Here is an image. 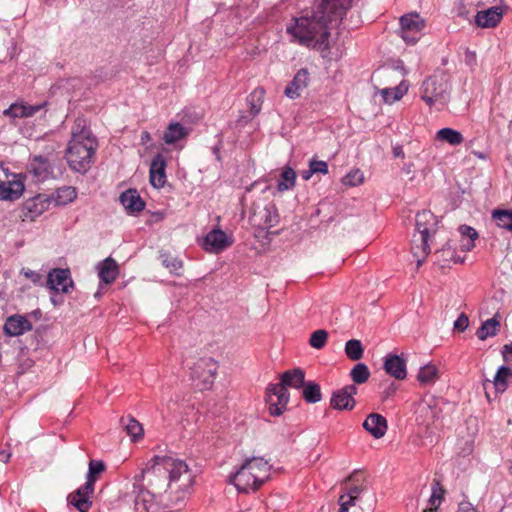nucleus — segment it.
I'll return each instance as SVG.
<instances>
[{"instance_id":"obj_26","label":"nucleus","mask_w":512,"mask_h":512,"mask_svg":"<svg viewBox=\"0 0 512 512\" xmlns=\"http://www.w3.org/2000/svg\"><path fill=\"white\" fill-rule=\"evenodd\" d=\"M120 203L129 213H135L143 210L144 202L136 190L129 189L120 195Z\"/></svg>"},{"instance_id":"obj_55","label":"nucleus","mask_w":512,"mask_h":512,"mask_svg":"<svg viewBox=\"0 0 512 512\" xmlns=\"http://www.w3.org/2000/svg\"><path fill=\"white\" fill-rule=\"evenodd\" d=\"M502 354L506 362L512 363V345H505Z\"/></svg>"},{"instance_id":"obj_36","label":"nucleus","mask_w":512,"mask_h":512,"mask_svg":"<svg viewBox=\"0 0 512 512\" xmlns=\"http://www.w3.org/2000/svg\"><path fill=\"white\" fill-rule=\"evenodd\" d=\"M492 218L496 225L500 228L512 230V209L511 210H494Z\"/></svg>"},{"instance_id":"obj_47","label":"nucleus","mask_w":512,"mask_h":512,"mask_svg":"<svg viewBox=\"0 0 512 512\" xmlns=\"http://www.w3.org/2000/svg\"><path fill=\"white\" fill-rule=\"evenodd\" d=\"M163 264L171 271V272H177L182 268V262L172 256H163Z\"/></svg>"},{"instance_id":"obj_10","label":"nucleus","mask_w":512,"mask_h":512,"mask_svg":"<svg viewBox=\"0 0 512 512\" xmlns=\"http://www.w3.org/2000/svg\"><path fill=\"white\" fill-rule=\"evenodd\" d=\"M279 221V215L275 204L272 202H257L253 204L250 222L259 228L265 229L275 226Z\"/></svg>"},{"instance_id":"obj_43","label":"nucleus","mask_w":512,"mask_h":512,"mask_svg":"<svg viewBox=\"0 0 512 512\" xmlns=\"http://www.w3.org/2000/svg\"><path fill=\"white\" fill-rule=\"evenodd\" d=\"M51 197L46 194H38L34 196V216L41 215L46 211L52 203Z\"/></svg>"},{"instance_id":"obj_20","label":"nucleus","mask_w":512,"mask_h":512,"mask_svg":"<svg viewBox=\"0 0 512 512\" xmlns=\"http://www.w3.org/2000/svg\"><path fill=\"white\" fill-rule=\"evenodd\" d=\"M96 269L98 271L100 281L106 285L112 284L119 273L118 264L111 257H107L103 261L99 262Z\"/></svg>"},{"instance_id":"obj_25","label":"nucleus","mask_w":512,"mask_h":512,"mask_svg":"<svg viewBox=\"0 0 512 512\" xmlns=\"http://www.w3.org/2000/svg\"><path fill=\"white\" fill-rule=\"evenodd\" d=\"M24 191V184L20 180L0 182V200H16Z\"/></svg>"},{"instance_id":"obj_38","label":"nucleus","mask_w":512,"mask_h":512,"mask_svg":"<svg viewBox=\"0 0 512 512\" xmlns=\"http://www.w3.org/2000/svg\"><path fill=\"white\" fill-rule=\"evenodd\" d=\"M345 353L346 356L353 361L360 360L364 353V349L360 340L351 339L347 341L345 344Z\"/></svg>"},{"instance_id":"obj_56","label":"nucleus","mask_w":512,"mask_h":512,"mask_svg":"<svg viewBox=\"0 0 512 512\" xmlns=\"http://www.w3.org/2000/svg\"><path fill=\"white\" fill-rule=\"evenodd\" d=\"M465 61L469 66H475L476 65V53L473 51H466Z\"/></svg>"},{"instance_id":"obj_64","label":"nucleus","mask_w":512,"mask_h":512,"mask_svg":"<svg viewBox=\"0 0 512 512\" xmlns=\"http://www.w3.org/2000/svg\"><path fill=\"white\" fill-rule=\"evenodd\" d=\"M36 127L38 128V129H37V131H38L39 133H43V135H46V134H47V132L44 130V129H45V127H46L45 123L39 122L37 125L34 123V129H35Z\"/></svg>"},{"instance_id":"obj_31","label":"nucleus","mask_w":512,"mask_h":512,"mask_svg":"<svg viewBox=\"0 0 512 512\" xmlns=\"http://www.w3.org/2000/svg\"><path fill=\"white\" fill-rule=\"evenodd\" d=\"M439 377L438 368L433 364H427L420 368L417 379L422 385H432Z\"/></svg>"},{"instance_id":"obj_51","label":"nucleus","mask_w":512,"mask_h":512,"mask_svg":"<svg viewBox=\"0 0 512 512\" xmlns=\"http://www.w3.org/2000/svg\"><path fill=\"white\" fill-rule=\"evenodd\" d=\"M355 495L354 494H347V495H342L340 496L339 498V505H340V508H343V507H346V508H350V506H353L355 504Z\"/></svg>"},{"instance_id":"obj_2","label":"nucleus","mask_w":512,"mask_h":512,"mask_svg":"<svg viewBox=\"0 0 512 512\" xmlns=\"http://www.w3.org/2000/svg\"><path fill=\"white\" fill-rule=\"evenodd\" d=\"M352 0H320L311 13L293 19L287 26L292 41L325 52L329 49V30L338 26Z\"/></svg>"},{"instance_id":"obj_15","label":"nucleus","mask_w":512,"mask_h":512,"mask_svg":"<svg viewBox=\"0 0 512 512\" xmlns=\"http://www.w3.org/2000/svg\"><path fill=\"white\" fill-rule=\"evenodd\" d=\"M149 180L153 187L162 188L166 183V160L162 154L153 157L150 170Z\"/></svg>"},{"instance_id":"obj_4","label":"nucleus","mask_w":512,"mask_h":512,"mask_svg":"<svg viewBox=\"0 0 512 512\" xmlns=\"http://www.w3.org/2000/svg\"><path fill=\"white\" fill-rule=\"evenodd\" d=\"M305 373L300 368L285 371L280 377V383L270 384L267 387V401L272 416H280L289 401L287 388L300 389L304 385Z\"/></svg>"},{"instance_id":"obj_32","label":"nucleus","mask_w":512,"mask_h":512,"mask_svg":"<svg viewBox=\"0 0 512 512\" xmlns=\"http://www.w3.org/2000/svg\"><path fill=\"white\" fill-rule=\"evenodd\" d=\"M500 327L499 321L493 317L484 321L481 327L477 330V337L480 340H486L488 337H493L497 334Z\"/></svg>"},{"instance_id":"obj_18","label":"nucleus","mask_w":512,"mask_h":512,"mask_svg":"<svg viewBox=\"0 0 512 512\" xmlns=\"http://www.w3.org/2000/svg\"><path fill=\"white\" fill-rule=\"evenodd\" d=\"M384 369L387 374L398 380H403L406 378V361L399 355H387L384 361Z\"/></svg>"},{"instance_id":"obj_50","label":"nucleus","mask_w":512,"mask_h":512,"mask_svg":"<svg viewBox=\"0 0 512 512\" xmlns=\"http://www.w3.org/2000/svg\"><path fill=\"white\" fill-rule=\"evenodd\" d=\"M469 325V319L465 314H461L454 322V329L463 332Z\"/></svg>"},{"instance_id":"obj_7","label":"nucleus","mask_w":512,"mask_h":512,"mask_svg":"<svg viewBox=\"0 0 512 512\" xmlns=\"http://www.w3.org/2000/svg\"><path fill=\"white\" fill-rule=\"evenodd\" d=\"M450 94L449 76L440 71L428 77L421 87V98L430 107L435 104L444 105Z\"/></svg>"},{"instance_id":"obj_57","label":"nucleus","mask_w":512,"mask_h":512,"mask_svg":"<svg viewBox=\"0 0 512 512\" xmlns=\"http://www.w3.org/2000/svg\"><path fill=\"white\" fill-rule=\"evenodd\" d=\"M32 212V204L29 203V201H27L24 206H23V209H22V214H21V217H24L23 220H25L26 218L29 217V213Z\"/></svg>"},{"instance_id":"obj_22","label":"nucleus","mask_w":512,"mask_h":512,"mask_svg":"<svg viewBox=\"0 0 512 512\" xmlns=\"http://www.w3.org/2000/svg\"><path fill=\"white\" fill-rule=\"evenodd\" d=\"M363 428L374 438L379 439L382 438L387 431V421L382 415L372 413L365 419Z\"/></svg>"},{"instance_id":"obj_58","label":"nucleus","mask_w":512,"mask_h":512,"mask_svg":"<svg viewBox=\"0 0 512 512\" xmlns=\"http://www.w3.org/2000/svg\"><path fill=\"white\" fill-rule=\"evenodd\" d=\"M391 74H393V71L390 70V69H384V70H381V71H377L376 73L373 74V79H377V78H380L382 76H390Z\"/></svg>"},{"instance_id":"obj_33","label":"nucleus","mask_w":512,"mask_h":512,"mask_svg":"<svg viewBox=\"0 0 512 512\" xmlns=\"http://www.w3.org/2000/svg\"><path fill=\"white\" fill-rule=\"evenodd\" d=\"M510 379H512V370L509 367L501 366L494 376L493 384L495 389L498 392H504Z\"/></svg>"},{"instance_id":"obj_19","label":"nucleus","mask_w":512,"mask_h":512,"mask_svg":"<svg viewBox=\"0 0 512 512\" xmlns=\"http://www.w3.org/2000/svg\"><path fill=\"white\" fill-rule=\"evenodd\" d=\"M503 11L500 7L494 6L477 12L475 23L482 28L495 27L502 19Z\"/></svg>"},{"instance_id":"obj_6","label":"nucleus","mask_w":512,"mask_h":512,"mask_svg":"<svg viewBox=\"0 0 512 512\" xmlns=\"http://www.w3.org/2000/svg\"><path fill=\"white\" fill-rule=\"evenodd\" d=\"M270 465L262 457L247 459L232 476V482L240 492L258 489L268 478Z\"/></svg>"},{"instance_id":"obj_29","label":"nucleus","mask_w":512,"mask_h":512,"mask_svg":"<svg viewBox=\"0 0 512 512\" xmlns=\"http://www.w3.org/2000/svg\"><path fill=\"white\" fill-rule=\"evenodd\" d=\"M408 91V85L405 81H401L397 86L393 88H383L380 90V94L383 97L385 103L392 104L400 100Z\"/></svg>"},{"instance_id":"obj_23","label":"nucleus","mask_w":512,"mask_h":512,"mask_svg":"<svg viewBox=\"0 0 512 512\" xmlns=\"http://www.w3.org/2000/svg\"><path fill=\"white\" fill-rule=\"evenodd\" d=\"M32 328L30 322L22 315H12L4 324V332L9 336H20Z\"/></svg>"},{"instance_id":"obj_44","label":"nucleus","mask_w":512,"mask_h":512,"mask_svg":"<svg viewBox=\"0 0 512 512\" xmlns=\"http://www.w3.org/2000/svg\"><path fill=\"white\" fill-rule=\"evenodd\" d=\"M328 339V332L324 329L314 331L309 339V344L315 349H322Z\"/></svg>"},{"instance_id":"obj_5","label":"nucleus","mask_w":512,"mask_h":512,"mask_svg":"<svg viewBox=\"0 0 512 512\" xmlns=\"http://www.w3.org/2000/svg\"><path fill=\"white\" fill-rule=\"evenodd\" d=\"M34 142V148L43 150V153L34 156V182H43L61 176L63 169L56 153L57 143L50 140L45 143L42 136L36 137Z\"/></svg>"},{"instance_id":"obj_30","label":"nucleus","mask_w":512,"mask_h":512,"mask_svg":"<svg viewBox=\"0 0 512 512\" xmlns=\"http://www.w3.org/2000/svg\"><path fill=\"white\" fill-rule=\"evenodd\" d=\"M435 138L452 146H458L464 141V137L459 131L448 127L438 130Z\"/></svg>"},{"instance_id":"obj_14","label":"nucleus","mask_w":512,"mask_h":512,"mask_svg":"<svg viewBox=\"0 0 512 512\" xmlns=\"http://www.w3.org/2000/svg\"><path fill=\"white\" fill-rule=\"evenodd\" d=\"M233 241L221 229H213L205 239L203 247L208 252L219 253L231 246Z\"/></svg>"},{"instance_id":"obj_13","label":"nucleus","mask_w":512,"mask_h":512,"mask_svg":"<svg viewBox=\"0 0 512 512\" xmlns=\"http://www.w3.org/2000/svg\"><path fill=\"white\" fill-rule=\"evenodd\" d=\"M93 492L94 487H92L91 483L85 482V484L79 487L76 491L69 494L68 502L78 511L87 512L92 506L91 495Z\"/></svg>"},{"instance_id":"obj_61","label":"nucleus","mask_w":512,"mask_h":512,"mask_svg":"<svg viewBox=\"0 0 512 512\" xmlns=\"http://www.w3.org/2000/svg\"><path fill=\"white\" fill-rule=\"evenodd\" d=\"M150 140H151V135H150V133H149V132H147V131H143V132L141 133V143H142V144H146V143H148Z\"/></svg>"},{"instance_id":"obj_9","label":"nucleus","mask_w":512,"mask_h":512,"mask_svg":"<svg viewBox=\"0 0 512 512\" xmlns=\"http://www.w3.org/2000/svg\"><path fill=\"white\" fill-rule=\"evenodd\" d=\"M399 25V36L406 44L413 45L421 38L426 23L420 14L410 12L399 18Z\"/></svg>"},{"instance_id":"obj_27","label":"nucleus","mask_w":512,"mask_h":512,"mask_svg":"<svg viewBox=\"0 0 512 512\" xmlns=\"http://www.w3.org/2000/svg\"><path fill=\"white\" fill-rule=\"evenodd\" d=\"M50 197L53 205L65 206L77 198V190L72 186H62L56 189Z\"/></svg>"},{"instance_id":"obj_16","label":"nucleus","mask_w":512,"mask_h":512,"mask_svg":"<svg viewBox=\"0 0 512 512\" xmlns=\"http://www.w3.org/2000/svg\"><path fill=\"white\" fill-rule=\"evenodd\" d=\"M414 234L430 238L436 231V218L430 211H422L416 215Z\"/></svg>"},{"instance_id":"obj_42","label":"nucleus","mask_w":512,"mask_h":512,"mask_svg":"<svg viewBox=\"0 0 512 512\" xmlns=\"http://www.w3.org/2000/svg\"><path fill=\"white\" fill-rule=\"evenodd\" d=\"M264 94L263 88H257L250 95V112L252 115L255 116L260 112Z\"/></svg>"},{"instance_id":"obj_41","label":"nucleus","mask_w":512,"mask_h":512,"mask_svg":"<svg viewBox=\"0 0 512 512\" xmlns=\"http://www.w3.org/2000/svg\"><path fill=\"white\" fill-rule=\"evenodd\" d=\"M105 470V465L102 461L91 460L89 462L88 474L86 477V482H90L92 487H94L97 476L100 475Z\"/></svg>"},{"instance_id":"obj_35","label":"nucleus","mask_w":512,"mask_h":512,"mask_svg":"<svg viewBox=\"0 0 512 512\" xmlns=\"http://www.w3.org/2000/svg\"><path fill=\"white\" fill-rule=\"evenodd\" d=\"M302 396L308 403L319 402L322 398L320 386L314 382L304 383Z\"/></svg>"},{"instance_id":"obj_63","label":"nucleus","mask_w":512,"mask_h":512,"mask_svg":"<svg viewBox=\"0 0 512 512\" xmlns=\"http://www.w3.org/2000/svg\"><path fill=\"white\" fill-rule=\"evenodd\" d=\"M313 174L314 172H312V168L309 167V169L303 171L301 175L304 180H309Z\"/></svg>"},{"instance_id":"obj_59","label":"nucleus","mask_w":512,"mask_h":512,"mask_svg":"<svg viewBox=\"0 0 512 512\" xmlns=\"http://www.w3.org/2000/svg\"><path fill=\"white\" fill-rule=\"evenodd\" d=\"M10 457H11L10 452H6L4 450L0 451V462L1 463L6 464L9 461Z\"/></svg>"},{"instance_id":"obj_28","label":"nucleus","mask_w":512,"mask_h":512,"mask_svg":"<svg viewBox=\"0 0 512 512\" xmlns=\"http://www.w3.org/2000/svg\"><path fill=\"white\" fill-rule=\"evenodd\" d=\"M188 135V130L180 123H170L163 134V140L171 145Z\"/></svg>"},{"instance_id":"obj_62","label":"nucleus","mask_w":512,"mask_h":512,"mask_svg":"<svg viewBox=\"0 0 512 512\" xmlns=\"http://www.w3.org/2000/svg\"><path fill=\"white\" fill-rule=\"evenodd\" d=\"M50 300L54 306H59L63 303V298L58 296H51Z\"/></svg>"},{"instance_id":"obj_11","label":"nucleus","mask_w":512,"mask_h":512,"mask_svg":"<svg viewBox=\"0 0 512 512\" xmlns=\"http://www.w3.org/2000/svg\"><path fill=\"white\" fill-rule=\"evenodd\" d=\"M46 285L53 292L70 293L74 288L70 270L61 268L51 270L48 273Z\"/></svg>"},{"instance_id":"obj_52","label":"nucleus","mask_w":512,"mask_h":512,"mask_svg":"<svg viewBox=\"0 0 512 512\" xmlns=\"http://www.w3.org/2000/svg\"><path fill=\"white\" fill-rule=\"evenodd\" d=\"M441 253H442V255H447V256L450 255L451 260L454 263H463L464 262V258H461L460 256H454L453 255V251H452L450 246H448L446 248H443Z\"/></svg>"},{"instance_id":"obj_34","label":"nucleus","mask_w":512,"mask_h":512,"mask_svg":"<svg viewBox=\"0 0 512 512\" xmlns=\"http://www.w3.org/2000/svg\"><path fill=\"white\" fill-rule=\"evenodd\" d=\"M296 181V172L291 167H285L281 173V179L277 184L279 192L287 191L294 187Z\"/></svg>"},{"instance_id":"obj_49","label":"nucleus","mask_w":512,"mask_h":512,"mask_svg":"<svg viewBox=\"0 0 512 512\" xmlns=\"http://www.w3.org/2000/svg\"><path fill=\"white\" fill-rule=\"evenodd\" d=\"M459 232L462 236V239H474L476 240L478 238V233L477 231L470 227V226H467V225H461L459 227Z\"/></svg>"},{"instance_id":"obj_37","label":"nucleus","mask_w":512,"mask_h":512,"mask_svg":"<svg viewBox=\"0 0 512 512\" xmlns=\"http://www.w3.org/2000/svg\"><path fill=\"white\" fill-rule=\"evenodd\" d=\"M3 114L13 119L29 117L32 115V106L14 103Z\"/></svg>"},{"instance_id":"obj_39","label":"nucleus","mask_w":512,"mask_h":512,"mask_svg":"<svg viewBox=\"0 0 512 512\" xmlns=\"http://www.w3.org/2000/svg\"><path fill=\"white\" fill-rule=\"evenodd\" d=\"M350 376L356 384H363L369 379L370 372L366 364L358 363L352 368Z\"/></svg>"},{"instance_id":"obj_45","label":"nucleus","mask_w":512,"mask_h":512,"mask_svg":"<svg viewBox=\"0 0 512 512\" xmlns=\"http://www.w3.org/2000/svg\"><path fill=\"white\" fill-rule=\"evenodd\" d=\"M442 497H443V490L439 486V483L437 482L432 487V494L429 499L430 506H429L428 510L430 512L436 510L440 506ZM425 512H427V509L425 510Z\"/></svg>"},{"instance_id":"obj_3","label":"nucleus","mask_w":512,"mask_h":512,"mask_svg":"<svg viewBox=\"0 0 512 512\" xmlns=\"http://www.w3.org/2000/svg\"><path fill=\"white\" fill-rule=\"evenodd\" d=\"M98 143L91 131L81 123H77L71 132L65 158L69 168L77 173L85 174L93 163Z\"/></svg>"},{"instance_id":"obj_60","label":"nucleus","mask_w":512,"mask_h":512,"mask_svg":"<svg viewBox=\"0 0 512 512\" xmlns=\"http://www.w3.org/2000/svg\"><path fill=\"white\" fill-rule=\"evenodd\" d=\"M393 155L397 158H404V152L401 146L397 145L393 147Z\"/></svg>"},{"instance_id":"obj_40","label":"nucleus","mask_w":512,"mask_h":512,"mask_svg":"<svg viewBox=\"0 0 512 512\" xmlns=\"http://www.w3.org/2000/svg\"><path fill=\"white\" fill-rule=\"evenodd\" d=\"M121 421L128 435H130L133 440L142 436V425L136 419L128 417L126 419L123 418Z\"/></svg>"},{"instance_id":"obj_17","label":"nucleus","mask_w":512,"mask_h":512,"mask_svg":"<svg viewBox=\"0 0 512 512\" xmlns=\"http://www.w3.org/2000/svg\"><path fill=\"white\" fill-rule=\"evenodd\" d=\"M417 413V420L423 425L430 426L438 419L440 408L435 400H424L419 404Z\"/></svg>"},{"instance_id":"obj_8","label":"nucleus","mask_w":512,"mask_h":512,"mask_svg":"<svg viewBox=\"0 0 512 512\" xmlns=\"http://www.w3.org/2000/svg\"><path fill=\"white\" fill-rule=\"evenodd\" d=\"M186 366L190 369V375L193 380H198L197 384L201 389H208L213 384L218 365L211 357H203L197 362L190 364L186 361Z\"/></svg>"},{"instance_id":"obj_54","label":"nucleus","mask_w":512,"mask_h":512,"mask_svg":"<svg viewBox=\"0 0 512 512\" xmlns=\"http://www.w3.org/2000/svg\"><path fill=\"white\" fill-rule=\"evenodd\" d=\"M475 246V240L474 239H462L461 240V249L463 251H470Z\"/></svg>"},{"instance_id":"obj_46","label":"nucleus","mask_w":512,"mask_h":512,"mask_svg":"<svg viewBox=\"0 0 512 512\" xmlns=\"http://www.w3.org/2000/svg\"><path fill=\"white\" fill-rule=\"evenodd\" d=\"M363 174L359 170L349 172L343 179V183L349 186H357L363 182Z\"/></svg>"},{"instance_id":"obj_53","label":"nucleus","mask_w":512,"mask_h":512,"mask_svg":"<svg viewBox=\"0 0 512 512\" xmlns=\"http://www.w3.org/2000/svg\"><path fill=\"white\" fill-rule=\"evenodd\" d=\"M457 512H478L477 509L469 502H461Z\"/></svg>"},{"instance_id":"obj_12","label":"nucleus","mask_w":512,"mask_h":512,"mask_svg":"<svg viewBox=\"0 0 512 512\" xmlns=\"http://www.w3.org/2000/svg\"><path fill=\"white\" fill-rule=\"evenodd\" d=\"M357 391V387L353 384L334 391L331 397V406L337 410H352L356 403L354 395L357 394Z\"/></svg>"},{"instance_id":"obj_48","label":"nucleus","mask_w":512,"mask_h":512,"mask_svg":"<svg viewBox=\"0 0 512 512\" xmlns=\"http://www.w3.org/2000/svg\"><path fill=\"white\" fill-rule=\"evenodd\" d=\"M309 166L314 174L320 173L325 175L328 173V164L325 161L313 159L309 162Z\"/></svg>"},{"instance_id":"obj_21","label":"nucleus","mask_w":512,"mask_h":512,"mask_svg":"<svg viewBox=\"0 0 512 512\" xmlns=\"http://www.w3.org/2000/svg\"><path fill=\"white\" fill-rule=\"evenodd\" d=\"M309 81V73L307 69H300L293 80L286 86L285 95L290 99H296L301 92L307 87Z\"/></svg>"},{"instance_id":"obj_1","label":"nucleus","mask_w":512,"mask_h":512,"mask_svg":"<svg viewBox=\"0 0 512 512\" xmlns=\"http://www.w3.org/2000/svg\"><path fill=\"white\" fill-rule=\"evenodd\" d=\"M195 475L183 460L172 456H155L147 467L134 477L133 493L147 504L167 500L171 505L180 506L190 496Z\"/></svg>"},{"instance_id":"obj_24","label":"nucleus","mask_w":512,"mask_h":512,"mask_svg":"<svg viewBox=\"0 0 512 512\" xmlns=\"http://www.w3.org/2000/svg\"><path fill=\"white\" fill-rule=\"evenodd\" d=\"M428 237L414 234L411 243V252L413 257L416 259L417 268H419L425 261L427 255L430 252V246L428 244Z\"/></svg>"}]
</instances>
